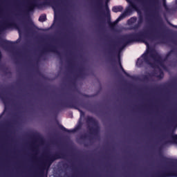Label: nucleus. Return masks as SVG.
I'll return each instance as SVG.
<instances>
[{"mask_svg":"<svg viewBox=\"0 0 177 177\" xmlns=\"http://www.w3.org/2000/svg\"><path fill=\"white\" fill-rule=\"evenodd\" d=\"M165 37H167V26L164 24V22H162V20H160L159 21L158 29L149 28V29L137 33H130L122 35L119 38V41L117 44H113L111 46L108 53L111 56V62H115V59H114L113 57L115 53H117V48H120L119 52H121L127 45H129V44H132V42H142L143 44H145L147 46H149V41H154L156 38L165 39Z\"/></svg>","mask_w":177,"mask_h":177,"instance_id":"1","label":"nucleus"},{"mask_svg":"<svg viewBox=\"0 0 177 177\" xmlns=\"http://www.w3.org/2000/svg\"><path fill=\"white\" fill-rule=\"evenodd\" d=\"M147 53L155 62H150V59H149V55H147ZM142 57H143L144 62H145L147 64H149L152 68H158V66H160V67H164V62H165V59H163L162 57H161L160 54H158V53L155 51L153 49L147 50V53L143 54Z\"/></svg>","mask_w":177,"mask_h":177,"instance_id":"2","label":"nucleus"},{"mask_svg":"<svg viewBox=\"0 0 177 177\" xmlns=\"http://www.w3.org/2000/svg\"><path fill=\"white\" fill-rule=\"evenodd\" d=\"M66 160L67 158V155L64 152H56L53 155L48 156L45 161L42 162L40 165V177H44V174L45 171H48L50 168V165L56 161V160L60 159Z\"/></svg>","mask_w":177,"mask_h":177,"instance_id":"3","label":"nucleus"},{"mask_svg":"<svg viewBox=\"0 0 177 177\" xmlns=\"http://www.w3.org/2000/svg\"><path fill=\"white\" fill-rule=\"evenodd\" d=\"M105 8L106 9V14L105 15L106 17V23L109 25V27L111 30H114L115 28V26L119 21H121L123 19H125L127 16H128V13H131L132 10L131 8H128L126 11L122 13L118 18L113 22H111V15H110V10L109 9V6L106 4Z\"/></svg>","mask_w":177,"mask_h":177,"instance_id":"4","label":"nucleus"},{"mask_svg":"<svg viewBox=\"0 0 177 177\" xmlns=\"http://www.w3.org/2000/svg\"><path fill=\"white\" fill-rule=\"evenodd\" d=\"M86 122L87 124H92L95 127H88V129L91 135H93V136H97V135H98L99 133L100 128L99 127V123L97 122V121H96V119L93 117L88 116L86 118Z\"/></svg>","mask_w":177,"mask_h":177,"instance_id":"5","label":"nucleus"},{"mask_svg":"<svg viewBox=\"0 0 177 177\" xmlns=\"http://www.w3.org/2000/svg\"><path fill=\"white\" fill-rule=\"evenodd\" d=\"M49 5H50V2L48 1H43L39 4L37 3L35 1H31L26 6V12L25 15L26 17H28V19H30V15L28 14V12H32L35 8H43V6H48Z\"/></svg>","mask_w":177,"mask_h":177,"instance_id":"6","label":"nucleus"},{"mask_svg":"<svg viewBox=\"0 0 177 177\" xmlns=\"http://www.w3.org/2000/svg\"><path fill=\"white\" fill-rule=\"evenodd\" d=\"M59 106L60 109H75V110H78L80 114H84V111L80 109V106H82V104H79L77 101L60 102Z\"/></svg>","mask_w":177,"mask_h":177,"instance_id":"7","label":"nucleus"},{"mask_svg":"<svg viewBox=\"0 0 177 177\" xmlns=\"http://www.w3.org/2000/svg\"><path fill=\"white\" fill-rule=\"evenodd\" d=\"M11 27H17V25L13 21L8 19L0 25V32H2V31H5V30H8V28H10Z\"/></svg>","mask_w":177,"mask_h":177,"instance_id":"8","label":"nucleus"},{"mask_svg":"<svg viewBox=\"0 0 177 177\" xmlns=\"http://www.w3.org/2000/svg\"><path fill=\"white\" fill-rule=\"evenodd\" d=\"M48 52H54L55 53H57V55L59 56V57L62 56L60 52L57 50V48L56 47V46L53 45H49L48 46L44 48L41 50V55H40V56H42V55H46V53H48Z\"/></svg>","mask_w":177,"mask_h":177,"instance_id":"9","label":"nucleus"},{"mask_svg":"<svg viewBox=\"0 0 177 177\" xmlns=\"http://www.w3.org/2000/svg\"><path fill=\"white\" fill-rule=\"evenodd\" d=\"M13 45H15V43H13V41L3 39L0 37V46H1V48H3L6 50L13 49Z\"/></svg>","mask_w":177,"mask_h":177,"instance_id":"10","label":"nucleus"},{"mask_svg":"<svg viewBox=\"0 0 177 177\" xmlns=\"http://www.w3.org/2000/svg\"><path fill=\"white\" fill-rule=\"evenodd\" d=\"M59 129H61V131H63L64 132H67L68 133H75L77 131H80V129L82 128V123L80 122L73 129L71 130L66 129V127H64L62 124L59 125Z\"/></svg>","mask_w":177,"mask_h":177,"instance_id":"11","label":"nucleus"},{"mask_svg":"<svg viewBox=\"0 0 177 177\" xmlns=\"http://www.w3.org/2000/svg\"><path fill=\"white\" fill-rule=\"evenodd\" d=\"M143 21H144V19H143V15H140L139 17H138V23L136 24H135L131 30H138L139 29V28L140 27V26H142V24H143Z\"/></svg>","mask_w":177,"mask_h":177,"instance_id":"12","label":"nucleus"},{"mask_svg":"<svg viewBox=\"0 0 177 177\" xmlns=\"http://www.w3.org/2000/svg\"><path fill=\"white\" fill-rule=\"evenodd\" d=\"M51 5L53 6L55 9H59L60 8V5H64V1L60 0H54L52 3Z\"/></svg>","mask_w":177,"mask_h":177,"instance_id":"13","label":"nucleus"},{"mask_svg":"<svg viewBox=\"0 0 177 177\" xmlns=\"http://www.w3.org/2000/svg\"><path fill=\"white\" fill-rule=\"evenodd\" d=\"M0 99L2 100L5 107L9 106V98L5 96L2 93H0Z\"/></svg>","mask_w":177,"mask_h":177,"instance_id":"14","label":"nucleus"},{"mask_svg":"<svg viewBox=\"0 0 177 177\" xmlns=\"http://www.w3.org/2000/svg\"><path fill=\"white\" fill-rule=\"evenodd\" d=\"M124 10V8L122 6H115L112 8V12H114V13H118V12H122Z\"/></svg>","mask_w":177,"mask_h":177,"instance_id":"15","label":"nucleus"},{"mask_svg":"<svg viewBox=\"0 0 177 177\" xmlns=\"http://www.w3.org/2000/svg\"><path fill=\"white\" fill-rule=\"evenodd\" d=\"M138 21V18L136 17H132L127 21V24L129 26H132V24H134V23H136Z\"/></svg>","mask_w":177,"mask_h":177,"instance_id":"16","label":"nucleus"},{"mask_svg":"<svg viewBox=\"0 0 177 177\" xmlns=\"http://www.w3.org/2000/svg\"><path fill=\"white\" fill-rule=\"evenodd\" d=\"M82 107H84V109H86V110H88V111H93V108L92 107V105L89 104H83Z\"/></svg>","mask_w":177,"mask_h":177,"instance_id":"17","label":"nucleus"},{"mask_svg":"<svg viewBox=\"0 0 177 177\" xmlns=\"http://www.w3.org/2000/svg\"><path fill=\"white\" fill-rule=\"evenodd\" d=\"M85 75V73H84V68H79V73L77 75V77H82Z\"/></svg>","mask_w":177,"mask_h":177,"instance_id":"18","label":"nucleus"},{"mask_svg":"<svg viewBox=\"0 0 177 177\" xmlns=\"http://www.w3.org/2000/svg\"><path fill=\"white\" fill-rule=\"evenodd\" d=\"M39 21H41V23H44V21H46V15L43 14L40 15L39 17Z\"/></svg>","mask_w":177,"mask_h":177,"instance_id":"19","label":"nucleus"},{"mask_svg":"<svg viewBox=\"0 0 177 177\" xmlns=\"http://www.w3.org/2000/svg\"><path fill=\"white\" fill-rule=\"evenodd\" d=\"M119 64H120V67L122 71V73H124V74L127 76V77H129V73H127V71H125V69H124V68L122 67V65L121 64V62L119 59Z\"/></svg>","mask_w":177,"mask_h":177,"instance_id":"20","label":"nucleus"},{"mask_svg":"<svg viewBox=\"0 0 177 177\" xmlns=\"http://www.w3.org/2000/svg\"><path fill=\"white\" fill-rule=\"evenodd\" d=\"M63 31H66V32H62V35L64 37H68V34H70V30H68V29H67V28H64Z\"/></svg>","mask_w":177,"mask_h":177,"instance_id":"21","label":"nucleus"},{"mask_svg":"<svg viewBox=\"0 0 177 177\" xmlns=\"http://www.w3.org/2000/svg\"><path fill=\"white\" fill-rule=\"evenodd\" d=\"M137 66H139L140 67H142L143 66V60L140 58H138L137 60Z\"/></svg>","mask_w":177,"mask_h":177,"instance_id":"22","label":"nucleus"},{"mask_svg":"<svg viewBox=\"0 0 177 177\" xmlns=\"http://www.w3.org/2000/svg\"><path fill=\"white\" fill-rule=\"evenodd\" d=\"M97 6H98V8H100V9H102V8L103 7V1H102V0H98V1H97Z\"/></svg>","mask_w":177,"mask_h":177,"instance_id":"23","label":"nucleus"},{"mask_svg":"<svg viewBox=\"0 0 177 177\" xmlns=\"http://www.w3.org/2000/svg\"><path fill=\"white\" fill-rule=\"evenodd\" d=\"M32 138H33L34 139H39L40 136L38 133H35L32 135Z\"/></svg>","mask_w":177,"mask_h":177,"instance_id":"24","label":"nucleus"},{"mask_svg":"<svg viewBox=\"0 0 177 177\" xmlns=\"http://www.w3.org/2000/svg\"><path fill=\"white\" fill-rule=\"evenodd\" d=\"M130 8L131 9H137L138 6H136V4H135V3H130Z\"/></svg>","mask_w":177,"mask_h":177,"instance_id":"25","label":"nucleus"},{"mask_svg":"<svg viewBox=\"0 0 177 177\" xmlns=\"http://www.w3.org/2000/svg\"><path fill=\"white\" fill-rule=\"evenodd\" d=\"M171 122L177 125V115L171 118Z\"/></svg>","mask_w":177,"mask_h":177,"instance_id":"26","label":"nucleus"},{"mask_svg":"<svg viewBox=\"0 0 177 177\" xmlns=\"http://www.w3.org/2000/svg\"><path fill=\"white\" fill-rule=\"evenodd\" d=\"M174 52H175V50H171L169 53H167V54L166 55V59H168V57H169V56H171V55H172Z\"/></svg>","mask_w":177,"mask_h":177,"instance_id":"27","label":"nucleus"},{"mask_svg":"<svg viewBox=\"0 0 177 177\" xmlns=\"http://www.w3.org/2000/svg\"><path fill=\"white\" fill-rule=\"evenodd\" d=\"M80 139H82V140H85V139H88V136H86V134L81 136Z\"/></svg>","mask_w":177,"mask_h":177,"instance_id":"28","label":"nucleus"},{"mask_svg":"<svg viewBox=\"0 0 177 177\" xmlns=\"http://www.w3.org/2000/svg\"><path fill=\"white\" fill-rule=\"evenodd\" d=\"M2 67V53L0 51V68Z\"/></svg>","mask_w":177,"mask_h":177,"instance_id":"29","label":"nucleus"},{"mask_svg":"<svg viewBox=\"0 0 177 177\" xmlns=\"http://www.w3.org/2000/svg\"><path fill=\"white\" fill-rule=\"evenodd\" d=\"M143 80L144 81H149V75H144Z\"/></svg>","mask_w":177,"mask_h":177,"instance_id":"30","label":"nucleus"},{"mask_svg":"<svg viewBox=\"0 0 177 177\" xmlns=\"http://www.w3.org/2000/svg\"><path fill=\"white\" fill-rule=\"evenodd\" d=\"M68 63L71 68L73 69V62H71V60L68 61Z\"/></svg>","mask_w":177,"mask_h":177,"instance_id":"31","label":"nucleus"},{"mask_svg":"<svg viewBox=\"0 0 177 177\" xmlns=\"http://www.w3.org/2000/svg\"><path fill=\"white\" fill-rule=\"evenodd\" d=\"M83 96L84 97H91V95H88V94H84Z\"/></svg>","mask_w":177,"mask_h":177,"instance_id":"32","label":"nucleus"},{"mask_svg":"<svg viewBox=\"0 0 177 177\" xmlns=\"http://www.w3.org/2000/svg\"><path fill=\"white\" fill-rule=\"evenodd\" d=\"M21 24H22V26H24V27H26V24L24 23V21H22Z\"/></svg>","mask_w":177,"mask_h":177,"instance_id":"33","label":"nucleus"},{"mask_svg":"<svg viewBox=\"0 0 177 177\" xmlns=\"http://www.w3.org/2000/svg\"><path fill=\"white\" fill-rule=\"evenodd\" d=\"M34 149H35V151H37L38 148L37 147H35Z\"/></svg>","mask_w":177,"mask_h":177,"instance_id":"34","label":"nucleus"},{"mask_svg":"<svg viewBox=\"0 0 177 177\" xmlns=\"http://www.w3.org/2000/svg\"><path fill=\"white\" fill-rule=\"evenodd\" d=\"M173 27H174V28H177V26L173 25Z\"/></svg>","mask_w":177,"mask_h":177,"instance_id":"35","label":"nucleus"},{"mask_svg":"<svg viewBox=\"0 0 177 177\" xmlns=\"http://www.w3.org/2000/svg\"><path fill=\"white\" fill-rule=\"evenodd\" d=\"M164 6H167V4L165 3H163Z\"/></svg>","mask_w":177,"mask_h":177,"instance_id":"36","label":"nucleus"},{"mask_svg":"<svg viewBox=\"0 0 177 177\" xmlns=\"http://www.w3.org/2000/svg\"><path fill=\"white\" fill-rule=\"evenodd\" d=\"M71 167H72V169H74V166H71Z\"/></svg>","mask_w":177,"mask_h":177,"instance_id":"37","label":"nucleus"},{"mask_svg":"<svg viewBox=\"0 0 177 177\" xmlns=\"http://www.w3.org/2000/svg\"><path fill=\"white\" fill-rule=\"evenodd\" d=\"M64 2H66V0H64Z\"/></svg>","mask_w":177,"mask_h":177,"instance_id":"38","label":"nucleus"},{"mask_svg":"<svg viewBox=\"0 0 177 177\" xmlns=\"http://www.w3.org/2000/svg\"><path fill=\"white\" fill-rule=\"evenodd\" d=\"M119 59H120V55H119Z\"/></svg>","mask_w":177,"mask_h":177,"instance_id":"39","label":"nucleus"}]
</instances>
